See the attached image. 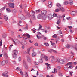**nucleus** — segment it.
Masks as SVG:
<instances>
[{"instance_id":"32","label":"nucleus","mask_w":77,"mask_h":77,"mask_svg":"<svg viewBox=\"0 0 77 77\" xmlns=\"http://www.w3.org/2000/svg\"><path fill=\"white\" fill-rule=\"evenodd\" d=\"M44 45L45 46H46V47H48V46H49V44L48 43H44Z\"/></svg>"},{"instance_id":"4","label":"nucleus","mask_w":77,"mask_h":77,"mask_svg":"<svg viewBox=\"0 0 77 77\" xmlns=\"http://www.w3.org/2000/svg\"><path fill=\"white\" fill-rule=\"evenodd\" d=\"M58 61L61 64H63L65 63V61H64L63 59H60Z\"/></svg>"},{"instance_id":"9","label":"nucleus","mask_w":77,"mask_h":77,"mask_svg":"<svg viewBox=\"0 0 77 77\" xmlns=\"http://www.w3.org/2000/svg\"><path fill=\"white\" fill-rule=\"evenodd\" d=\"M43 17V15H42L41 14H40L38 15L37 16V18L38 19H40V18H42Z\"/></svg>"},{"instance_id":"57","label":"nucleus","mask_w":77,"mask_h":77,"mask_svg":"<svg viewBox=\"0 0 77 77\" xmlns=\"http://www.w3.org/2000/svg\"><path fill=\"white\" fill-rule=\"evenodd\" d=\"M30 49L29 48H28L27 49L28 53H29V52H30Z\"/></svg>"},{"instance_id":"5","label":"nucleus","mask_w":77,"mask_h":77,"mask_svg":"<svg viewBox=\"0 0 77 77\" xmlns=\"http://www.w3.org/2000/svg\"><path fill=\"white\" fill-rule=\"evenodd\" d=\"M48 51L51 53H52V52H54V53H57V52L56 51L51 49L49 50Z\"/></svg>"},{"instance_id":"48","label":"nucleus","mask_w":77,"mask_h":77,"mask_svg":"<svg viewBox=\"0 0 77 77\" xmlns=\"http://www.w3.org/2000/svg\"><path fill=\"white\" fill-rule=\"evenodd\" d=\"M35 15V11H32V16Z\"/></svg>"},{"instance_id":"31","label":"nucleus","mask_w":77,"mask_h":77,"mask_svg":"<svg viewBox=\"0 0 77 77\" xmlns=\"http://www.w3.org/2000/svg\"><path fill=\"white\" fill-rule=\"evenodd\" d=\"M40 11H41V10L39 9L38 10H36L35 11V13H36V14H37L38 13H39V12H40Z\"/></svg>"},{"instance_id":"26","label":"nucleus","mask_w":77,"mask_h":77,"mask_svg":"<svg viewBox=\"0 0 77 77\" xmlns=\"http://www.w3.org/2000/svg\"><path fill=\"white\" fill-rule=\"evenodd\" d=\"M2 75H3V76H4L5 77H8V75H6L5 74V73H2Z\"/></svg>"},{"instance_id":"15","label":"nucleus","mask_w":77,"mask_h":77,"mask_svg":"<svg viewBox=\"0 0 77 77\" xmlns=\"http://www.w3.org/2000/svg\"><path fill=\"white\" fill-rule=\"evenodd\" d=\"M60 11L63 12H65V9H64V8L63 7H62L61 8H60Z\"/></svg>"},{"instance_id":"60","label":"nucleus","mask_w":77,"mask_h":77,"mask_svg":"<svg viewBox=\"0 0 77 77\" xmlns=\"http://www.w3.org/2000/svg\"><path fill=\"white\" fill-rule=\"evenodd\" d=\"M60 68H61V67L60 66H58L57 67V69H60Z\"/></svg>"},{"instance_id":"27","label":"nucleus","mask_w":77,"mask_h":77,"mask_svg":"<svg viewBox=\"0 0 77 77\" xmlns=\"http://www.w3.org/2000/svg\"><path fill=\"white\" fill-rule=\"evenodd\" d=\"M32 18L33 19V20H36V17L35 16V15H32Z\"/></svg>"},{"instance_id":"11","label":"nucleus","mask_w":77,"mask_h":77,"mask_svg":"<svg viewBox=\"0 0 77 77\" xmlns=\"http://www.w3.org/2000/svg\"><path fill=\"white\" fill-rule=\"evenodd\" d=\"M24 30H28V25L27 24H26V27L23 28Z\"/></svg>"},{"instance_id":"21","label":"nucleus","mask_w":77,"mask_h":77,"mask_svg":"<svg viewBox=\"0 0 77 77\" xmlns=\"http://www.w3.org/2000/svg\"><path fill=\"white\" fill-rule=\"evenodd\" d=\"M72 62H70L68 63L66 65V66H68V65H72Z\"/></svg>"},{"instance_id":"46","label":"nucleus","mask_w":77,"mask_h":77,"mask_svg":"<svg viewBox=\"0 0 77 77\" xmlns=\"http://www.w3.org/2000/svg\"><path fill=\"white\" fill-rule=\"evenodd\" d=\"M68 68H70V69H72V68H73V66H70L68 67Z\"/></svg>"},{"instance_id":"59","label":"nucleus","mask_w":77,"mask_h":77,"mask_svg":"<svg viewBox=\"0 0 77 77\" xmlns=\"http://www.w3.org/2000/svg\"><path fill=\"white\" fill-rule=\"evenodd\" d=\"M34 63L35 65H38V63H37L36 62H34Z\"/></svg>"},{"instance_id":"58","label":"nucleus","mask_w":77,"mask_h":77,"mask_svg":"<svg viewBox=\"0 0 77 77\" xmlns=\"http://www.w3.org/2000/svg\"><path fill=\"white\" fill-rule=\"evenodd\" d=\"M58 32L59 34H62V31H61V30H60Z\"/></svg>"},{"instance_id":"22","label":"nucleus","mask_w":77,"mask_h":77,"mask_svg":"<svg viewBox=\"0 0 77 77\" xmlns=\"http://www.w3.org/2000/svg\"><path fill=\"white\" fill-rule=\"evenodd\" d=\"M26 63L24 62V65L25 68H26V69H27L28 67L27 66V64H25Z\"/></svg>"},{"instance_id":"41","label":"nucleus","mask_w":77,"mask_h":77,"mask_svg":"<svg viewBox=\"0 0 77 77\" xmlns=\"http://www.w3.org/2000/svg\"><path fill=\"white\" fill-rule=\"evenodd\" d=\"M26 36L28 38H30V35H29V34H27Z\"/></svg>"},{"instance_id":"29","label":"nucleus","mask_w":77,"mask_h":77,"mask_svg":"<svg viewBox=\"0 0 77 77\" xmlns=\"http://www.w3.org/2000/svg\"><path fill=\"white\" fill-rule=\"evenodd\" d=\"M28 75H27V73H26V75L23 74V75L22 77H28Z\"/></svg>"},{"instance_id":"38","label":"nucleus","mask_w":77,"mask_h":77,"mask_svg":"<svg viewBox=\"0 0 77 77\" xmlns=\"http://www.w3.org/2000/svg\"><path fill=\"white\" fill-rule=\"evenodd\" d=\"M38 62L39 63H41L43 62V61H42V59H40L39 60Z\"/></svg>"},{"instance_id":"14","label":"nucleus","mask_w":77,"mask_h":77,"mask_svg":"<svg viewBox=\"0 0 77 77\" xmlns=\"http://www.w3.org/2000/svg\"><path fill=\"white\" fill-rule=\"evenodd\" d=\"M22 42L24 45H27V42L24 40H22Z\"/></svg>"},{"instance_id":"51","label":"nucleus","mask_w":77,"mask_h":77,"mask_svg":"<svg viewBox=\"0 0 77 77\" xmlns=\"http://www.w3.org/2000/svg\"><path fill=\"white\" fill-rule=\"evenodd\" d=\"M16 69L17 71H20V70H21V69H20V67H17L16 68Z\"/></svg>"},{"instance_id":"23","label":"nucleus","mask_w":77,"mask_h":77,"mask_svg":"<svg viewBox=\"0 0 77 77\" xmlns=\"http://www.w3.org/2000/svg\"><path fill=\"white\" fill-rule=\"evenodd\" d=\"M13 57L14 58V59H16L17 58V55L13 54Z\"/></svg>"},{"instance_id":"20","label":"nucleus","mask_w":77,"mask_h":77,"mask_svg":"<svg viewBox=\"0 0 77 77\" xmlns=\"http://www.w3.org/2000/svg\"><path fill=\"white\" fill-rule=\"evenodd\" d=\"M40 57L41 59H44L45 57V56L43 54H41Z\"/></svg>"},{"instance_id":"50","label":"nucleus","mask_w":77,"mask_h":77,"mask_svg":"<svg viewBox=\"0 0 77 77\" xmlns=\"http://www.w3.org/2000/svg\"><path fill=\"white\" fill-rule=\"evenodd\" d=\"M19 62H20L21 60V57H19L18 58Z\"/></svg>"},{"instance_id":"37","label":"nucleus","mask_w":77,"mask_h":77,"mask_svg":"<svg viewBox=\"0 0 77 77\" xmlns=\"http://www.w3.org/2000/svg\"><path fill=\"white\" fill-rule=\"evenodd\" d=\"M36 55V53L34 52L32 54V56H35Z\"/></svg>"},{"instance_id":"3","label":"nucleus","mask_w":77,"mask_h":77,"mask_svg":"<svg viewBox=\"0 0 77 77\" xmlns=\"http://www.w3.org/2000/svg\"><path fill=\"white\" fill-rule=\"evenodd\" d=\"M47 30H49V28L47 26L45 27V29L43 30V32H45V33H47Z\"/></svg>"},{"instance_id":"54","label":"nucleus","mask_w":77,"mask_h":77,"mask_svg":"<svg viewBox=\"0 0 77 77\" xmlns=\"http://www.w3.org/2000/svg\"><path fill=\"white\" fill-rule=\"evenodd\" d=\"M59 76H60V77H62V76H63V75H62V73H59Z\"/></svg>"},{"instance_id":"52","label":"nucleus","mask_w":77,"mask_h":77,"mask_svg":"<svg viewBox=\"0 0 77 77\" xmlns=\"http://www.w3.org/2000/svg\"><path fill=\"white\" fill-rule=\"evenodd\" d=\"M42 38H44V40H46V39H47V37H45L44 36V35H43Z\"/></svg>"},{"instance_id":"35","label":"nucleus","mask_w":77,"mask_h":77,"mask_svg":"<svg viewBox=\"0 0 77 77\" xmlns=\"http://www.w3.org/2000/svg\"><path fill=\"white\" fill-rule=\"evenodd\" d=\"M60 21H61L59 19L58 20L57 22V24H59L60 23Z\"/></svg>"},{"instance_id":"40","label":"nucleus","mask_w":77,"mask_h":77,"mask_svg":"<svg viewBox=\"0 0 77 77\" xmlns=\"http://www.w3.org/2000/svg\"><path fill=\"white\" fill-rule=\"evenodd\" d=\"M69 73L71 75V76H72V74L73 73V72L69 71Z\"/></svg>"},{"instance_id":"36","label":"nucleus","mask_w":77,"mask_h":77,"mask_svg":"<svg viewBox=\"0 0 77 77\" xmlns=\"http://www.w3.org/2000/svg\"><path fill=\"white\" fill-rule=\"evenodd\" d=\"M64 4L65 5H66L68 4V2L67 1H65L64 2Z\"/></svg>"},{"instance_id":"63","label":"nucleus","mask_w":77,"mask_h":77,"mask_svg":"<svg viewBox=\"0 0 77 77\" xmlns=\"http://www.w3.org/2000/svg\"><path fill=\"white\" fill-rule=\"evenodd\" d=\"M52 16L51 15H49V17L51 18V19H52Z\"/></svg>"},{"instance_id":"42","label":"nucleus","mask_w":77,"mask_h":77,"mask_svg":"<svg viewBox=\"0 0 77 77\" xmlns=\"http://www.w3.org/2000/svg\"><path fill=\"white\" fill-rule=\"evenodd\" d=\"M49 5H48V7L49 8H51L52 7V4H49Z\"/></svg>"},{"instance_id":"47","label":"nucleus","mask_w":77,"mask_h":77,"mask_svg":"<svg viewBox=\"0 0 77 77\" xmlns=\"http://www.w3.org/2000/svg\"><path fill=\"white\" fill-rule=\"evenodd\" d=\"M32 31L34 33H35L36 32V29H35V28L32 29Z\"/></svg>"},{"instance_id":"7","label":"nucleus","mask_w":77,"mask_h":77,"mask_svg":"<svg viewBox=\"0 0 77 77\" xmlns=\"http://www.w3.org/2000/svg\"><path fill=\"white\" fill-rule=\"evenodd\" d=\"M7 6H5L3 7L0 10V12H2L3 11V10H5Z\"/></svg>"},{"instance_id":"53","label":"nucleus","mask_w":77,"mask_h":77,"mask_svg":"<svg viewBox=\"0 0 77 77\" xmlns=\"http://www.w3.org/2000/svg\"><path fill=\"white\" fill-rule=\"evenodd\" d=\"M13 13H16V12H17V11L15 10H13L12 11Z\"/></svg>"},{"instance_id":"18","label":"nucleus","mask_w":77,"mask_h":77,"mask_svg":"<svg viewBox=\"0 0 77 77\" xmlns=\"http://www.w3.org/2000/svg\"><path fill=\"white\" fill-rule=\"evenodd\" d=\"M45 60L46 61H48V57L47 56H45L44 58Z\"/></svg>"},{"instance_id":"30","label":"nucleus","mask_w":77,"mask_h":77,"mask_svg":"<svg viewBox=\"0 0 77 77\" xmlns=\"http://www.w3.org/2000/svg\"><path fill=\"white\" fill-rule=\"evenodd\" d=\"M71 14L72 15H74L75 14V11H72L71 13Z\"/></svg>"},{"instance_id":"6","label":"nucleus","mask_w":77,"mask_h":77,"mask_svg":"<svg viewBox=\"0 0 77 77\" xmlns=\"http://www.w3.org/2000/svg\"><path fill=\"white\" fill-rule=\"evenodd\" d=\"M38 34L37 35V38L38 39H40L41 38V36H40L39 35H41V33H40L39 32H38Z\"/></svg>"},{"instance_id":"25","label":"nucleus","mask_w":77,"mask_h":77,"mask_svg":"<svg viewBox=\"0 0 77 77\" xmlns=\"http://www.w3.org/2000/svg\"><path fill=\"white\" fill-rule=\"evenodd\" d=\"M69 3L70 5H73V1L72 0L69 1Z\"/></svg>"},{"instance_id":"49","label":"nucleus","mask_w":77,"mask_h":77,"mask_svg":"<svg viewBox=\"0 0 77 77\" xmlns=\"http://www.w3.org/2000/svg\"><path fill=\"white\" fill-rule=\"evenodd\" d=\"M12 46H13V45H10V47H9V50H11V48H12Z\"/></svg>"},{"instance_id":"39","label":"nucleus","mask_w":77,"mask_h":77,"mask_svg":"<svg viewBox=\"0 0 77 77\" xmlns=\"http://www.w3.org/2000/svg\"><path fill=\"white\" fill-rule=\"evenodd\" d=\"M43 20H46V16H43L42 17Z\"/></svg>"},{"instance_id":"17","label":"nucleus","mask_w":77,"mask_h":77,"mask_svg":"<svg viewBox=\"0 0 77 77\" xmlns=\"http://www.w3.org/2000/svg\"><path fill=\"white\" fill-rule=\"evenodd\" d=\"M56 5L58 8H61V7H62V5L59 3L57 4Z\"/></svg>"},{"instance_id":"16","label":"nucleus","mask_w":77,"mask_h":77,"mask_svg":"<svg viewBox=\"0 0 77 77\" xmlns=\"http://www.w3.org/2000/svg\"><path fill=\"white\" fill-rule=\"evenodd\" d=\"M4 19L5 21H8V17L7 15H5L4 16Z\"/></svg>"},{"instance_id":"34","label":"nucleus","mask_w":77,"mask_h":77,"mask_svg":"<svg viewBox=\"0 0 77 77\" xmlns=\"http://www.w3.org/2000/svg\"><path fill=\"white\" fill-rule=\"evenodd\" d=\"M60 11V9L57 8L55 10V12H59Z\"/></svg>"},{"instance_id":"19","label":"nucleus","mask_w":77,"mask_h":77,"mask_svg":"<svg viewBox=\"0 0 77 77\" xmlns=\"http://www.w3.org/2000/svg\"><path fill=\"white\" fill-rule=\"evenodd\" d=\"M5 63H6V61H3L1 63V65L2 66H3V65H5Z\"/></svg>"},{"instance_id":"33","label":"nucleus","mask_w":77,"mask_h":77,"mask_svg":"<svg viewBox=\"0 0 77 77\" xmlns=\"http://www.w3.org/2000/svg\"><path fill=\"white\" fill-rule=\"evenodd\" d=\"M53 38H57V35L56 34H55L52 36Z\"/></svg>"},{"instance_id":"24","label":"nucleus","mask_w":77,"mask_h":77,"mask_svg":"<svg viewBox=\"0 0 77 77\" xmlns=\"http://www.w3.org/2000/svg\"><path fill=\"white\" fill-rule=\"evenodd\" d=\"M13 53H14V54H18V51H13Z\"/></svg>"},{"instance_id":"45","label":"nucleus","mask_w":77,"mask_h":77,"mask_svg":"<svg viewBox=\"0 0 77 77\" xmlns=\"http://www.w3.org/2000/svg\"><path fill=\"white\" fill-rule=\"evenodd\" d=\"M66 47H67V48H69L70 47V45L69 44H68L66 45Z\"/></svg>"},{"instance_id":"62","label":"nucleus","mask_w":77,"mask_h":77,"mask_svg":"<svg viewBox=\"0 0 77 77\" xmlns=\"http://www.w3.org/2000/svg\"><path fill=\"white\" fill-rule=\"evenodd\" d=\"M20 72L21 74L22 75H23V71H22V70H20Z\"/></svg>"},{"instance_id":"1","label":"nucleus","mask_w":77,"mask_h":77,"mask_svg":"<svg viewBox=\"0 0 77 77\" xmlns=\"http://www.w3.org/2000/svg\"><path fill=\"white\" fill-rule=\"evenodd\" d=\"M8 7L10 8H14L15 6L14 4L13 3L10 2L8 4Z\"/></svg>"},{"instance_id":"10","label":"nucleus","mask_w":77,"mask_h":77,"mask_svg":"<svg viewBox=\"0 0 77 77\" xmlns=\"http://www.w3.org/2000/svg\"><path fill=\"white\" fill-rule=\"evenodd\" d=\"M47 11H41V14L43 15H45L47 14Z\"/></svg>"},{"instance_id":"64","label":"nucleus","mask_w":77,"mask_h":77,"mask_svg":"<svg viewBox=\"0 0 77 77\" xmlns=\"http://www.w3.org/2000/svg\"><path fill=\"white\" fill-rule=\"evenodd\" d=\"M51 45H55V44L54 43H52L51 44Z\"/></svg>"},{"instance_id":"8","label":"nucleus","mask_w":77,"mask_h":77,"mask_svg":"<svg viewBox=\"0 0 77 77\" xmlns=\"http://www.w3.org/2000/svg\"><path fill=\"white\" fill-rule=\"evenodd\" d=\"M2 53L3 55L5 56V57H6V59L8 58V56H7V54L6 53L5 51H3Z\"/></svg>"},{"instance_id":"28","label":"nucleus","mask_w":77,"mask_h":77,"mask_svg":"<svg viewBox=\"0 0 77 77\" xmlns=\"http://www.w3.org/2000/svg\"><path fill=\"white\" fill-rule=\"evenodd\" d=\"M64 69L65 71H68V67H64Z\"/></svg>"},{"instance_id":"13","label":"nucleus","mask_w":77,"mask_h":77,"mask_svg":"<svg viewBox=\"0 0 77 77\" xmlns=\"http://www.w3.org/2000/svg\"><path fill=\"white\" fill-rule=\"evenodd\" d=\"M27 61L29 62H31V59H30V57L28 56L27 57Z\"/></svg>"},{"instance_id":"56","label":"nucleus","mask_w":77,"mask_h":77,"mask_svg":"<svg viewBox=\"0 0 77 77\" xmlns=\"http://www.w3.org/2000/svg\"><path fill=\"white\" fill-rule=\"evenodd\" d=\"M2 40H1V41H0V46L1 47L2 45Z\"/></svg>"},{"instance_id":"61","label":"nucleus","mask_w":77,"mask_h":77,"mask_svg":"<svg viewBox=\"0 0 77 77\" xmlns=\"http://www.w3.org/2000/svg\"><path fill=\"white\" fill-rule=\"evenodd\" d=\"M45 65H47V66H50V64H48L47 63H45Z\"/></svg>"},{"instance_id":"43","label":"nucleus","mask_w":77,"mask_h":77,"mask_svg":"<svg viewBox=\"0 0 77 77\" xmlns=\"http://www.w3.org/2000/svg\"><path fill=\"white\" fill-rule=\"evenodd\" d=\"M6 10H7V12H10L11 11V10L10 9H9V8H6Z\"/></svg>"},{"instance_id":"2","label":"nucleus","mask_w":77,"mask_h":77,"mask_svg":"<svg viewBox=\"0 0 77 77\" xmlns=\"http://www.w3.org/2000/svg\"><path fill=\"white\" fill-rule=\"evenodd\" d=\"M13 41L15 45L18 44H20V42L17 39H15L13 40Z\"/></svg>"},{"instance_id":"44","label":"nucleus","mask_w":77,"mask_h":77,"mask_svg":"<svg viewBox=\"0 0 77 77\" xmlns=\"http://www.w3.org/2000/svg\"><path fill=\"white\" fill-rule=\"evenodd\" d=\"M52 16L54 17H57V14H53Z\"/></svg>"},{"instance_id":"12","label":"nucleus","mask_w":77,"mask_h":77,"mask_svg":"<svg viewBox=\"0 0 77 77\" xmlns=\"http://www.w3.org/2000/svg\"><path fill=\"white\" fill-rule=\"evenodd\" d=\"M19 17L22 20L23 18H24V15L23 14H20L19 16Z\"/></svg>"},{"instance_id":"55","label":"nucleus","mask_w":77,"mask_h":77,"mask_svg":"<svg viewBox=\"0 0 77 77\" xmlns=\"http://www.w3.org/2000/svg\"><path fill=\"white\" fill-rule=\"evenodd\" d=\"M52 3L50 1H49L48 2V4L49 5H52L51 4Z\"/></svg>"}]
</instances>
